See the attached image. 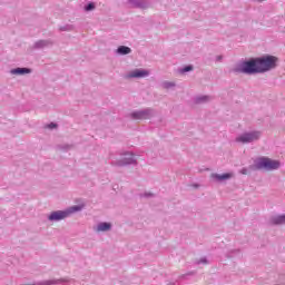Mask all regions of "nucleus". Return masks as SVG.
<instances>
[{
    "mask_svg": "<svg viewBox=\"0 0 285 285\" xmlns=\"http://www.w3.org/2000/svg\"><path fill=\"white\" fill-rule=\"evenodd\" d=\"M282 163L279 160H273L268 157H258L254 160L255 170H266L271 173L273 170H279Z\"/></svg>",
    "mask_w": 285,
    "mask_h": 285,
    "instance_id": "nucleus-1",
    "label": "nucleus"
},
{
    "mask_svg": "<svg viewBox=\"0 0 285 285\" xmlns=\"http://www.w3.org/2000/svg\"><path fill=\"white\" fill-rule=\"evenodd\" d=\"M234 72H240L243 75H259L257 58H252L237 63L234 68Z\"/></svg>",
    "mask_w": 285,
    "mask_h": 285,
    "instance_id": "nucleus-2",
    "label": "nucleus"
},
{
    "mask_svg": "<svg viewBox=\"0 0 285 285\" xmlns=\"http://www.w3.org/2000/svg\"><path fill=\"white\" fill-rule=\"evenodd\" d=\"M277 61L279 59L275 56L266 55L262 56L259 58H256V63L258 66V72H268L271 70H275L277 68Z\"/></svg>",
    "mask_w": 285,
    "mask_h": 285,
    "instance_id": "nucleus-3",
    "label": "nucleus"
},
{
    "mask_svg": "<svg viewBox=\"0 0 285 285\" xmlns=\"http://www.w3.org/2000/svg\"><path fill=\"white\" fill-rule=\"evenodd\" d=\"M81 210H83V205H75L65 210H56V212H52L48 216V220L49 222H61L62 219H67L68 216L72 215L75 213H81Z\"/></svg>",
    "mask_w": 285,
    "mask_h": 285,
    "instance_id": "nucleus-4",
    "label": "nucleus"
},
{
    "mask_svg": "<svg viewBox=\"0 0 285 285\" xmlns=\"http://www.w3.org/2000/svg\"><path fill=\"white\" fill-rule=\"evenodd\" d=\"M121 159H117L115 154L109 155V159L112 166H130L132 164H137V159H135V155L130 151H125L119 154Z\"/></svg>",
    "mask_w": 285,
    "mask_h": 285,
    "instance_id": "nucleus-5",
    "label": "nucleus"
},
{
    "mask_svg": "<svg viewBox=\"0 0 285 285\" xmlns=\"http://www.w3.org/2000/svg\"><path fill=\"white\" fill-rule=\"evenodd\" d=\"M262 139V131L259 130H249L244 131L243 134H239L235 141L237 144H255V141H259Z\"/></svg>",
    "mask_w": 285,
    "mask_h": 285,
    "instance_id": "nucleus-6",
    "label": "nucleus"
},
{
    "mask_svg": "<svg viewBox=\"0 0 285 285\" xmlns=\"http://www.w3.org/2000/svg\"><path fill=\"white\" fill-rule=\"evenodd\" d=\"M130 117L136 121H139L142 119H151V117H155V110L150 108L135 110L130 114Z\"/></svg>",
    "mask_w": 285,
    "mask_h": 285,
    "instance_id": "nucleus-7",
    "label": "nucleus"
},
{
    "mask_svg": "<svg viewBox=\"0 0 285 285\" xmlns=\"http://www.w3.org/2000/svg\"><path fill=\"white\" fill-rule=\"evenodd\" d=\"M150 77V71L147 69H132L124 75V79H146Z\"/></svg>",
    "mask_w": 285,
    "mask_h": 285,
    "instance_id": "nucleus-8",
    "label": "nucleus"
},
{
    "mask_svg": "<svg viewBox=\"0 0 285 285\" xmlns=\"http://www.w3.org/2000/svg\"><path fill=\"white\" fill-rule=\"evenodd\" d=\"M127 6L129 8H139L140 10H147L150 7V1L148 0H127Z\"/></svg>",
    "mask_w": 285,
    "mask_h": 285,
    "instance_id": "nucleus-9",
    "label": "nucleus"
},
{
    "mask_svg": "<svg viewBox=\"0 0 285 285\" xmlns=\"http://www.w3.org/2000/svg\"><path fill=\"white\" fill-rule=\"evenodd\" d=\"M94 230L96 233H108V230H112V224L111 223H98L97 226L94 227Z\"/></svg>",
    "mask_w": 285,
    "mask_h": 285,
    "instance_id": "nucleus-10",
    "label": "nucleus"
},
{
    "mask_svg": "<svg viewBox=\"0 0 285 285\" xmlns=\"http://www.w3.org/2000/svg\"><path fill=\"white\" fill-rule=\"evenodd\" d=\"M269 224H272L273 226H284L285 214L272 216L269 219Z\"/></svg>",
    "mask_w": 285,
    "mask_h": 285,
    "instance_id": "nucleus-11",
    "label": "nucleus"
},
{
    "mask_svg": "<svg viewBox=\"0 0 285 285\" xmlns=\"http://www.w3.org/2000/svg\"><path fill=\"white\" fill-rule=\"evenodd\" d=\"M234 174L233 173H226V174H212V178L216 181H227V179H233Z\"/></svg>",
    "mask_w": 285,
    "mask_h": 285,
    "instance_id": "nucleus-12",
    "label": "nucleus"
},
{
    "mask_svg": "<svg viewBox=\"0 0 285 285\" xmlns=\"http://www.w3.org/2000/svg\"><path fill=\"white\" fill-rule=\"evenodd\" d=\"M52 284H62V285H75V281H65V279H52V281H45L42 283H38V285H52Z\"/></svg>",
    "mask_w": 285,
    "mask_h": 285,
    "instance_id": "nucleus-13",
    "label": "nucleus"
},
{
    "mask_svg": "<svg viewBox=\"0 0 285 285\" xmlns=\"http://www.w3.org/2000/svg\"><path fill=\"white\" fill-rule=\"evenodd\" d=\"M49 46H52V40H38L35 42L33 48L41 50L43 48H48Z\"/></svg>",
    "mask_w": 285,
    "mask_h": 285,
    "instance_id": "nucleus-14",
    "label": "nucleus"
},
{
    "mask_svg": "<svg viewBox=\"0 0 285 285\" xmlns=\"http://www.w3.org/2000/svg\"><path fill=\"white\" fill-rule=\"evenodd\" d=\"M32 72V70H30V68H21V67H18V68H14V69H11L10 70V73L11 75H30Z\"/></svg>",
    "mask_w": 285,
    "mask_h": 285,
    "instance_id": "nucleus-15",
    "label": "nucleus"
},
{
    "mask_svg": "<svg viewBox=\"0 0 285 285\" xmlns=\"http://www.w3.org/2000/svg\"><path fill=\"white\" fill-rule=\"evenodd\" d=\"M194 101L195 104H208V101H213V97L208 95L196 96Z\"/></svg>",
    "mask_w": 285,
    "mask_h": 285,
    "instance_id": "nucleus-16",
    "label": "nucleus"
},
{
    "mask_svg": "<svg viewBox=\"0 0 285 285\" xmlns=\"http://www.w3.org/2000/svg\"><path fill=\"white\" fill-rule=\"evenodd\" d=\"M116 52L117 55H130V52H132V49L127 46H120L117 48Z\"/></svg>",
    "mask_w": 285,
    "mask_h": 285,
    "instance_id": "nucleus-17",
    "label": "nucleus"
},
{
    "mask_svg": "<svg viewBox=\"0 0 285 285\" xmlns=\"http://www.w3.org/2000/svg\"><path fill=\"white\" fill-rule=\"evenodd\" d=\"M161 88H164V90H170V88H175V86H177V83H175L174 81H168L165 80L160 83Z\"/></svg>",
    "mask_w": 285,
    "mask_h": 285,
    "instance_id": "nucleus-18",
    "label": "nucleus"
},
{
    "mask_svg": "<svg viewBox=\"0 0 285 285\" xmlns=\"http://www.w3.org/2000/svg\"><path fill=\"white\" fill-rule=\"evenodd\" d=\"M97 8V4L95 2H89L85 6V11L86 12H92Z\"/></svg>",
    "mask_w": 285,
    "mask_h": 285,
    "instance_id": "nucleus-19",
    "label": "nucleus"
},
{
    "mask_svg": "<svg viewBox=\"0 0 285 285\" xmlns=\"http://www.w3.org/2000/svg\"><path fill=\"white\" fill-rule=\"evenodd\" d=\"M72 30H75V27H72L71 24H67V26L60 27V31L61 32H70Z\"/></svg>",
    "mask_w": 285,
    "mask_h": 285,
    "instance_id": "nucleus-20",
    "label": "nucleus"
},
{
    "mask_svg": "<svg viewBox=\"0 0 285 285\" xmlns=\"http://www.w3.org/2000/svg\"><path fill=\"white\" fill-rule=\"evenodd\" d=\"M191 70H193V66L189 65V66H186V67L179 69V72H180V75H184L186 72H190Z\"/></svg>",
    "mask_w": 285,
    "mask_h": 285,
    "instance_id": "nucleus-21",
    "label": "nucleus"
},
{
    "mask_svg": "<svg viewBox=\"0 0 285 285\" xmlns=\"http://www.w3.org/2000/svg\"><path fill=\"white\" fill-rule=\"evenodd\" d=\"M240 175H248V168L244 167L240 169Z\"/></svg>",
    "mask_w": 285,
    "mask_h": 285,
    "instance_id": "nucleus-22",
    "label": "nucleus"
},
{
    "mask_svg": "<svg viewBox=\"0 0 285 285\" xmlns=\"http://www.w3.org/2000/svg\"><path fill=\"white\" fill-rule=\"evenodd\" d=\"M47 128H50V130H52V129L57 128V124L51 122V124H49V125L47 126Z\"/></svg>",
    "mask_w": 285,
    "mask_h": 285,
    "instance_id": "nucleus-23",
    "label": "nucleus"
},
{
    "mask_svg": "<svg viewBox=\"0 0 285 285\" xmlns=\"http://www.w3.org/2000/svg\"><path fill=\"white\" fill-rule=\"evenodd\" d=\"M197 264H208V259L202 258L200 261L197 262Z\"/></svg>",
    "mask_w": 285,
    "mask_h": 285,
    "instance_id": "nucleus-24",
    "label": "nucleus"
},
{
    "mask_svg": "<svg viewBox=\"0 0 285 285\" xmlns=\"http://www.w3.org/2000/svg\"><path fill=\"white\" fill-rule=\"evenodd\" d=\"M142 197H153V194H150V193H145V194L142 195Z\"/></svg>",
    "mask_w": 285,
    "mask_h": 285,
    "instance_id": "nucleus-25",
    "label": "nucleus"
},
{
    "mask_svg": "<svg viewBox=\"0 0 285 285\" xmlns=\"http://www.w3.org/2000/svg\"><path fill=\"white\" fill-rule=\"evenodd\" d=\"M222 59H224L223 56H217V57H216V61H222Z\"/></svg>",
    "mask_w": 285,
    "mask_h": 285,
    "instance_id": "nucleus-26",
    "label": "nucleus"
},
{
    "mask_svg": "<svg viewBox=\"0 0 285 285\" xmlns=\"http://www.w3.org/2000/svg\"><path fill=\"white\" fill-rule=\"evenodd\" d=\"M257 1H261V2H262V1H264V0H257Z\"/></svg>",
    "mask_w": 285,
    "mask_h": 285,
    "instance_id": "nucleus-27",
    "label": "nucleus"
}]
</instances>
